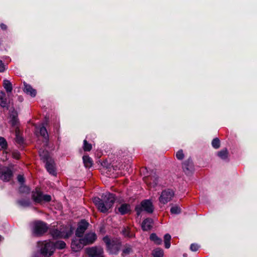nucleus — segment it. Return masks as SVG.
<instances>
[{
    "mask_svg": "<svg viewBox=\"0 0 257 257\" xmlns=\"http://www.w3.org/2000/svg\"><path fill=\"white\" fill-rule=\"evenodd\" d=\"M101 197L102 199L97 197L93 198V202L101 212L105 213L112 207L115 202V197L113 194L109 192L102 194Z\"/></svg>",
    "mask_w": 257,
    "mask_h": 257,
    "instance_id": "nucleus-1",
    "label": "nucleus"
},
{
    "mask_svg": "<svg viewBox=\"0 0 257 257\" xmlns=\"http://www.w3.org/2000/svg\"><path fill=\"white\" fill-rule=\"evenodd\" d=\"M50 234L54 238H67L69 237L73 232V229L71 226L58 229H52L50 230Z\"/></svg>",
    "mask_w": 257,
    "mask_h": 257,
    "instance_id": "nucleus-2",
    "label": "nucleus"
},
{
    "mask_svg": "<svg viewBox=\"0 0 257 257\" xmlns=\"http://www.w3.org/2000/svg\"><path fill=\"white\" fill-rule=\"evenodd\" d=\"M48 229L47 224L42 221L34 222L32 224V233L36 236H42L48 231Z\"/></svg>",
    "mask_w": 257,
    "mask_h": 257,
    "instance_id": "nucleus-3",
    "label": "nucleus"
},
{
    "mask_svg": "<svg viewBox=\"0 0 257 257\" xmlns=\"http://www.w3.org/2000/svg\"><path fill=\"white\" fill-rule=\"evenodd\" d=\"M38 245L41 246L40 251L42 254L45 257H49L54 252L53 242L51 241H38Z\"/></svg>",
    "mask_w": 257,
    "mask_h": 257,
    "instance_id": "nucleus-4",
    "label": "nucleus"
},
{
    "mask_svg": "<svg viewBox=\"0 0 257 257\" xmlns=\"http://www.w3.org/2000/svg\"><path fill=\"white\" fill-rule=\"evenodd\" d=\"M135 210L138 216H139L143 210L149 213H153L154 206L150 200H145L141 202L140 206L136 207Z\"/></svg>",
    "mask_w": 257,
    "mask_h": 257,
    "instance_id": "nucleus-5",
    "label": "nucleus"
},
{
    "mask_svg": "<svg viewBox=\"0 0 257 257\" xmlns=\"http://www.w3.org/2000/svg\"><path fill=\"white\" fill-rule=\"evenodd\" d=\"M32 198L37 203H41L42 201L50 202L51 200V196L49 195H43L39 189L36 188L32 192Z\"/></svg>",
    "mask_w": 257,
    "mask_h": 257,
    "instance_id": "nucleus-6",
    "label": "nucleus"
},
{
    "mask_svg": "<svg viewBox=\"0 0 257 257\" xmlns=\"http://www.w3.org/2000/svg\"><path fill=\"white\" fill-rule=\"evenodd\" d=\"M174 195V191L170 189L164 190L162 192L159 197V201L164 204L170 201Z\"/></svg>",
    "mask_w": 257,
    "mask_h": 257,
    "instance_id": "nucleus-7",
    "label": "nucleus"
},
{
    "mask_svg": "<svg viewBox=\"0 0 257 257\" xmlns=\"http://www.w3.org/2000/svg\"><path fill=\"white\" fill-rule=\"evenodd\" d=\"M89 225L88 222L85 220H82L78 224L77 228L75 231V235L77 237H82L87 229Z\"/></svg>",
    "mask_w": 257,
    "mask_h": 257,
    "instance_id": "nucleus-8",
    "label": "nucleus"
},
{
    "mask_svg": "<svg viewBox=\"0 0 257 257\" xmlns=\"http://www.w3.org/2000/svg\"><path fill=\"white\" fill-rule=\"evenodd\" d=\"M13 177V172L9 168L5 167L0 170V179L5 182L9 181Z\"/></svg>",
    "mask_w": 257,
    "mask_h": 257,
    "instance_id": "nucleus-9",
    "label": "nucleus"
},
{
    "mask_svg": "<svg viewBox=\"0 0 257 257\" xmlns=\"http://www.w3.org/2000/svg\"><path fill=\"white\" fill-rule=\"evenodd\" d=\"M84 246H85V244L83 243V241H82V238H74L72 239L71 247L73 251H79L83 248Z\"/></svg>",
    "mask_w": 257,
    "mask_h": 257,
    "instance_id": "nucleus-10",
    "label": "nucleus"
},
{
    "mask_svg": "<svg viewBox=\"0 0 257 257\" xmlns=\"http://www.w3.org/2000/svg\"><path fill=\"white\" fill-rule=\"evenodd\" d=\"M87 254L91 257H103V250L100 247H92L87 249Z\"/></svg>",
    "mask_w": 257,
    "mask_h": 257,
    "instance_id": "nucleus-11",
    "label": "nucleus"
},
{
    "mask_svg": "<svg viewBox=\"0 0 257 257\" xmlns=\"http://www.w3.org/2000/svg\"><path fill=\"white\" fill-rule=\"evenodd\" d=\"M97 239V235L94 232H88L85 234L82 238L85 245L92 244Z\"/></svg>",
    "mask_w": 257,
    "mask_h": 257,
    "instance_id": "nucleus-12",
    "label": "nucleus"
},
{
    "mask_svg": "<svg viewBox=\"0 0 257 257\" xmlns=\"http://www.w3.org/2000/svg\"><path fill=\"white\" fill-rule=\"evenodd\" d=\"M182 168L186 174H189L193 170V165L192 160L189 158L182 164Z\"/></svg>",
    "mask_w": 257,
    "mask_h": 257,
    "instance_id": "nucleus-13",
    "label": "nucleus"
},
{
    "mask_svg": "<svg viewBox=\"0 0 257 257\" xmlns=\"http://www.w3.org/2000/svg\"><path fill=\"white\" fill-rule=\"evenodd\" d=\"M10 122L11 125L16 127V130H18L19 119L18 118L17 112L13 110L10 114Z\"/></svg>",
    "mask_w": 257,
    "mask_h": 257,
    "instance_id": "nucleus-14",
    "label": "nucleus"
},
{
    "mask_svg": "<svg viewBox=\"0 0 257 257\" xmlns=\"http://www.w3.org/2000/svg\"><path fill=\"white\" fill-rule=\"evenodd\" d=\"M45 167L47 171L51 174L55 175L56 174L55 167L54 161L53 159H49V160L45 162Z\"/></svg>",
    "mask_w": 257,
    "mask_h": 257,
    "instance_id": "nucleus-15",
    "label": "nucleus"
},
{
    "mask_svg": "<svg viewBox=\"0 0 257 257\" xmlns=\"http://www.w3.org/2000/svg\"><path fill=\"white\" fill-rule=\"evenodd\" d=\"M153 220L150 218L145 219L142 224V229L144 231H148L153 227Z\"/></svg>",
    "mask_w": 257,
    "mask_h": 257,
    "instance_id": "nucleus-16",
    "label": "nucleus"
},
{
    "mask_svg": "<svg viewBox=\"0 0 257 257\" xmlns=\"http://www.w3.org/2000/svg\"><path fill=\"white\" fill-rule=\"evenodd\" d=\"M24 91L27 93L31 95L32 97H35L36 95V90L32 88V87L26 83L24 82Z\"/></svg>",
    "mask_w": 257,
    "mask_h": 257,
    "instance_id": "nucleus-17",
    "label": "nucleus"
},
{
    "mask_svg": "<svg viewBox=\"0 0 257 257\" xmlns=\"http://www.w3.org/2000/svg\"><path fill=\"white\" fill-rule=\"evenodd\" d=\"M145 180L147 183L155 187L158 184V178L155 176H146Z\"/></svg>",
    "mask_w": 257,
    "mask_h": 257,
    "instance_id": "nucleus-18",
    "label": "nucleus"
},
{
    "mask_svg": "<svg viewBox=\"0 0 257 257\" xmlns=\"http://www.w3.org/2000/svg\"><path fill=\"white\" fill-rule=\"evenodd\" d=\"M39 155L41 157V159L45 163L47 161L49 160V159H52L50 155L49 152L47 151L44 150L43 149H40L39 150Z\"/></svg>",
    "mask_w": 257,
    "mask_h": 257,
    "instance_id": "nucleus-19",
    "label": "nucleus"
},
{
    "mask_svg": "<svg viewBox=\"0 0 257 257\" xmlns=\"http://www.w3.org/2000/svg\"><path fill=\"white\" fill-rule=\"evenodd\" d=\"M8 104L6 93L3 91H0V106L3 108L8 107Z\"/></svg>",
    "mask_w": 257,
    "mask_h": 257,
    "instance_id": "nucleus-20",
    "label": "nucleus"
},
{
    "mask_svg": "<svg viewBox=\"0 0 257 257\" xmlns=\"http://www.w3.org/2000/svg\"><path fill=\"white\" fill-rule=\"evenodd\" d=\"M130 210V206L127 204H122L118 208V212L121 215H124L128 213Z\"/></svg>",
    "mask_w": 257,
    "mask_h": 257,
    "instance_id": "nucleus-21",
    "label": "nucleus"
},
{
    "mask_svg": "<svg viewBox=\"0 0 257 257\" xmlns=\"http://www.w3.org/2000/svg\"><path fill=\"white\" fill-rule=\"evenodd\" d=\"M3 86L7 93H11L13 90L12 83L8 80L5 79L3 81Z\"/></svg>",
    "mask_w": 257,
    "mask_h": 257,
    "instance_id": "nucleus-22",
    "label": "nucleus"
},
{
    "mask_svg": "<svg viewBox=\"0 0 257 257\" xmlns=\"http://www.w3.org/2000/svg\"><path fill=\"white\" fill-rule=\"evenodd\" d=\"M83 162L85 167L86 168H89L92 166V160L88 156H84L83 157Z\"/></svg>",
    "mask_w": 257,
    "mask_h": 257,
    "instance_id": "nucleus-23",
    "label": "nucleus"
},
{
    "mask_svg": "<svg viewBox=\"0 0 257 257\" xmlns=\"http://www.w3.org/2000/svg\"><path fill=\"white\" fill-rule=\"evenodd\" d=\"M218 156L222 160H226L228 157V152L226 148H224L218 152L217 153Z\"/></svg>",
    "mask_w": 257,
    "mask_h": 257,
    "instance_id": "nucleus-24",
    "label": "nucleus"
},
{
    "mask_svg": "<svg viewBox=\"0 0 257 257\" xmlns=\"http://www.w3.org/2000/svg\"><path fill=\"white\" fill-rule=\"evenodd\" d=\"M53 245H54V250L56 248L59 249H64L66 246L65 242L62 240H58L56 241L55 243L53 242Z\"/></svg>",
    "mask_w": 257,
    "mask_h": 257,
    "instance_id": "nucleus-25",
    "label": "nucleus"
},
{
    "mask_svg": "<svg viewBox=\"0 0 257 257\" xmlns=\"http://www.w3.org/2000/svg\"><path fill=\"white\" fill-rule=\"evenodd\" d=\"M103 241L105 242L107 249L110 250L113 245V241H111L108 236H104L103 238Z\"/></svg>",
    "mask_w": 257,
    "mask_h": 257,
    "instance_id": "nucleus-26",
    "label": "nucleus"
},
{
    "mask_svg": "<svg viewBox=\"0 0 257 257\" xmlns=\"http://www.w3.org/2000/svg\"><path fill=\"white\" fill-rule=\"evenodd\" d=\"M152 255L154 257H163L164 250L160 248H157L153 250Z\"/></svg>",
    "mask_w": 257,
    "mask_h": 257,
    "instance_id": "nucleus-27",
    "label": "nucleus"
},
{
    "mask_svg": "<svg viewBox=\"0 0 257 257\" xmlns=\"http://www.w3.org/2000/svg\"><path fill=\"white\" fill-rule=\"evenodd\" d=\"M171 239V236L169 233H166L164 236L165 247L166 248H170L171 246L170 241Z\"/></svg>",
    "mask_w": 257,
    "mask_h": 257,
    "instance_id": "nucleus-28",
    "label": "nucleus"
},
{
    "mask_svg": "<svg viewBox=\"0 0 257 257\" xmlns=\"http://www.w3.org/2000/svg\"><path fill=\"white\" fill-rule=\"evenodd\" d=\"M150 238L151 240L153 241L157 244H161L162 243L161 238L157 236L155 233H152L150 235Z\"/></svg>",
    "mask_w": 257,
    "mask_h": 257,
    "instance_id": "nucleus-29",
    "label": "nucleus"
},
{
    "mask_svg": "<svg viewBox=\"0 0 257 257\" xmlns=\"http://www.w3.org/2000/svg\"><path fill=\"white\" fill-rule=\"evenodd\" d=\"M40 133L43 137L48 141V134L45 127L42 126L40 128Z\"/></svg>",
    "mask_w": 257,
    "mask_h": 257,
    "instance_id": "nucleus-30",
    "label": "nucleus"
},
{
    "mask_svg": "<svg viewBox=\"0 0 257 257\" xmlns=\"http://www.w3.org/2000/svg\"><path fill=\"white\" fill-rule=\"evenodd\" d=\"M15 133H16V142L19 145L22 144L24 142V140H23V137L19 135V130H16Z\"/></svg>",
    "mask_w": 257,
    "mask_h": 257,
    "instance_id": "nucleus-31",
    "label": "nucleus"
},
{
    "mask_svg": "<svg viewBox=\"0 0 257 257\" xmlns=\"http://www.w3.org/2000/svg\"><path fill=\"white\" fill-rule=\"evenodd\" d=\"M83 149L84 151L89 152L92 149V145L88 143L86 140H84L83 141Z\"/></svg>",
    "mask_w": 257,
    "mask_h": 257,
    "instance_id": "nucleus-32",
    "label": "nucleus"
},
{
    "mask_svg": "<svg viewBox=\"0 0 257 257\" xmlns=\"http://www.w3.org/2000/svg\"><path fill=\"white\" fill-rule=\"evenodd\" d=\"M17 203L21 206L23 207H28L31 204L30 201L29 200H25L22 199L18 200Z\"/></svg>",
    "mask_w": 257,
    "mask_h": 257,
    "instance_id": "nucleus-33",
    "label": "nucleus"
},
{
    "mask_svg": "<svg viewBox=\"0 0 257 257\" xmlns=\"http://www.w3.org/2000/svg\"><path fill=\"white\" fill-rule=\"evenodd\" d=\"M212 147L215 149H218L220 147V141L218 138H216L214 139L211 143Z\"/></svg>",
    "mask_w": 257,
    "mask_h": 257,
    "instance_id": "nucleus-34",
    "label": "nucleus"
},
{
    "mask_svg": "<svg viewBox=\"0 0 257 257\" xmlns=\"http://www.w3.org/2000/svg\"><path fill=\"white\" fill-rule=\"evenodd\" d=\"M0 146L4 150H6L8 147V143L6 140L2 137H0Z\"/></svg>",
    "mask_w": 257,
    "mask_h": 257,
    "instance_id": "nucleus-35",
    "label": "nucleus"
},
{
    "mask_svg": "<svg viewBox=\"0 0 257 257\" xmlns=\"http://www.w3.org/2000/svg\"><path fill=\"white\" fill-rule=\"evenodd\" d=\"M170 211L172 214H178L181 212V208L178 206H174L171 207Z\"/></svg>",
    "mask_w": 257,
    "mask_h": 257,
    "instance_id": "nucleus-36",
    "label": "nucleus"
},
{
    "mask_svg": "<svg viewBox=\"0 0 257 257\" xmlns=\"http://www.w3.org/2000/svg\"><path fill=\"white\" fill-rule=\"evenodd\" d=\"M176 157L179 160H182L184 158V154L182 149L179 150L176 154Z\"/></svg>",
    "mask_w": 257,
    "mask_h": 257,
    "instance_id": "nucleus-37",
    "label": "nucleus"
},
{
    "mask_svg": "<svg viewBox=\"0 0 257 257\" xmlns=\"http://www.w3.org/2000/svg\"><path fill=\"white\" fill-rule=\"evenodd\" d=\"M121 232L125 237H131L132 236V234H131L128 228H123Z\"/></svg>",
    "mask_w": 257,
    "mask_h": 257,
    "instance_id": "nucleus-38",
    "label": "nucleus"
},
{
    "mask_svg": "<svg viewBox=\"0 0 257 257\" xmlns=\"http://www.w3.org/2000/svg\"><path fill=\"white\" fill-rule=\"evenodd\" d=\"M199 248V246L196 243H192L190 248L192 251H196Z\"/></svg>",
    "mask_w": 257,
    "mask_h": 257,
    "instance_id": "nucleus-39",
    "label": "nucleus"
},
{
    "mask_svg": "<svg viewBox=\"0 0 257 257\" xmlns=\"http://www.w3.org/2000/svg\"><path fill=\"white\" fill-rule=\"evenodd\" d=\"M8 153L4 150L3 152L2 160L3 161H6L8 160Z\"/></svg>",
    "mask_w": 257,
    "mask_h": 257,
    "instance_id": "nucleus-40",
    "label": "nucleus"
},
{
    "mask_svg": "<svg viewBox=\"0 0 257 257\" xmlns=\"http://www.w3.org/2000/svg\"><path fill=\"white\" fill-rule=\"evenodd\" d=\"M132 249L130 247H125L122 250V253L124 254H128L132 252Z\"/></svg>",
    "mask_w": 257,
    "mask_h": 257,
    "instance_id": "nucleus-41",
    "label": "nucleus"
},
{
    "mask_svg": "<svg viewBox=\"0 0 257 257\" xmlns=\"http://www.w3.org/2000/svg\"><path fill=\"white\" fill-rule=\"evenodd\" d=\"M20 153L18 151H14L12 153L13 158L15 159H19L20 158Z\"/></svg>",
    "mask_w": 257,
    "mask_h": 257,
    "instance_id": "nucleus-42",
    "label": "nucleus"
},
{
    "mask_svg": "<svg viewBox=\"0 0 257 257\" xmlns=\"http://www.w3.org/2000/svg\"><path fill=\"white\" fill-rule=\"evenodd\" d=\"M6 65L2 60H0V72H3L6 70Z\"/></svg>",
    "mask_w": 257,
    "mask_h": 257,
    "instance_id": "nucleus-43",
    "label": "nucleus"
},
{
    "mask_svg": "<svg viewBox=\"0 0 257 257\" xmlns=\"http://www.w3.org/2000/svg\"><path fill=\"white\" fill-rule=\"evenodd\" d=\"M18 181L21 184H23L25 182V179L23 176L19 175L17 177Z\"/></svg>",
    "mask_w": 257,
    "mask_h": 257,
    "instance_id": "nucleus-44",
    "label": "nucleus"
},
{
    "mask_svg": "<svg viewBox=\"0 0 257 257\" xmlns=\"http://www.w3.org/2000/svg\"><path fill=\"white\" fill-rule=\"evenodd\" d=\"M0 27H1V29L3 30H6L7 29V26L3 23H2L0 25Z\"/></svg>",
    "mask_w": 257,
    "mask_h": 257,
    "instance_id": "nucleus-45",
    "label": "nucleus"
},
{
    "mask_svg": "<svg viewBox=\"0 0 257 257\" xmlns=\"http://www.w3.org/2000/svg\"><path fill=\"white\" fill-rule=\"evenodd\" d=\"M18 99V100L21 102L24 100V98H23V96H19Z\"/></svg>",
    "mask_w": 257,
    "mask_h": 257,
    "instance_id": "nucleus-46",
    "label": "nucleus"
}]
</instances>
